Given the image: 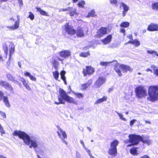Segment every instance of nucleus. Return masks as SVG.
I'll use <instances>...</instances> for the list:
<instances>
[{
    "label": "nucleus",
    "mask_w": 158,
    "mask_h": 158,
    "mask_svg": "<svg viewBox=\"0 0 158 158\" xmlns=\"http://www.w3.org/2000/svg\"><path fill=\"white\" fill-rule=\"evenodd\" d=\"M13 135L18 136L20 139L23 140L25 144L29 146L30 148H31L33 147L35 148L38 147V141L35 139H31L28 135L23 131H14Z\"/></svg>",
    "instance_id": "obj_1"
},
{
    "label": "nucleus",
    "mask_w": 158,
    "mask_h": 158,
    "mask_svg": "<svg viewBox=\"0 0 158 158\" xmlns=\"http://www.w3.org/2000/svg\"><path fill=\"white\" fill-rule=\"evenodd\" d=\"M148 101L154 102L158 100V85H151L148 89Z\"/></svg>",
    "instance_id": "obj_2"
},
{
    "label": "nucleus",
    "mask_w": 158,
    "mask_h": 158,
    "mask_svg": "<svg viewBox=\"0 0 158 158\" xmlns=\"http://www.w3.org/2000/svg\"><path fill=\"white\" fill-rule=\"evenodd\" d=\"M128 138L129 139L125 140V142L131 143L130 146L137 145L142 139V136L134 134H130Z\"/></svg>",
    "instance_id": "obj_3"
},
{
    "label": "nucleus",
    "mask_w": 158,
    "mask_h": 158,
    "mask_svg": "<svg viewBox=\"0 0 158 158\" xmlns=\"http://www.w3.org/2000/svg\"><path fill=\"white\" fill-rule=\"evenodd\" d=\"M59 94L60 96L62 98L63 101L64 100L69 103H76L74 99L68 95L67 93L63 89H60Z\"/></svg>",
    "instance_id": "obj_4"
},
{
    "label": "nucleus",
    "mask_w": 158,
    "mask_h": 158,
    "mask_svg": "<svg viewBox=\"0 0 158 158\" xmlns=\"http://www.w3.org/2000/svg\"><path fill=\"white\" fill-rule=\"evenodd\" d=\"M135 92L136 97L138 98H144L147 95V91L142 86H138L135 89Z\"/></svg>",
    "instance_id": "obj_5"
},
{
    "label": "nucleus",
    "mask_w": 158,
    "mask_h": 158,
    "mask_svg": "<svg viewBox=\"0 0 158 158\" xmlns=\"http://www.w3.org/2000/svg\"><path fill=\"white\" fill-rule=\"evenodd\" d=\"M118 68H120L124 72H126L127 71H131L132 70V69L128 65L122 64L119 66L118 65L116 64L114 66V69L118 75L120 76H122V74L120 69Z\"/></svg>",
    "instance_id": "obj_6"
},
{
    "label": "nucleus",
    "mask_w": 158,
    "mask_h": 158,
    "mask_svg": "<svg viewBox=\"0 0 158 158\" xmlns=\"http://www.w3.org/2000/svg\"><path fill=\"white\" fill-rule=\"evenodd\" d=\"M118 144V141L117 140H114L111 143L110 148L108 151V153L114 156H115L117 153L116 147Z\"/></svg>",
    "instance_id": "obj_7"
},
{
    "label": "nucleus",
    "mask_w": 158,
    "mask_h": 158,
    "mask_svg": "<svg viewBox=\"0 0 158 158\" xmlns=\"http://www.w3.org/2000/svg\"><path fill=\"white\" fill-rule=\"evenodd\" d=\"M58 54L61 57H57V58L59 60L61 61V63L63 64V60L66 58L68 57L71 55V52L70 51L67 50H64L58 52Z\"/></svg>",
    "instance_id": "obj_8"
},
{
    "label": "nucleus",
    "mask_w": 158,
    "mask_h": 158,
    "mask_svg": "<svg viewBox=\"0 0 158 158\" xmlns=\"http://www.w3.org/2000/svg\"><path fill=\"white\" fill-rule=\"evenodd\" d=\"M0 85L4 87L7 90L10 91L11 93H13L14 90L13 88L11 85L6 81H0Z\"/></svg>",
    "instance_id": "obj_9"
},
{
    "label": "nucleus",
    "mask_w": 158,
    "mask_h": 158,
    "mask_svg": "<svg viewBox=\"0 0 158 158\" xmlns=\"http://www.w3.org/2000/svg\"><path fill=\"white\" fill-rule=\"evenodd\" d=\"M107 33V29L106 27H101L97 32L96 37L99 38Z\"/></svg>",
    "instance_id": "obj_10"
},
{
    "label": "nucleus",
    "mask_w": 158,
    "mask_h": 158,
    "mask_svg": "<svg viewBox=\"0 0 158 158\" xmlns=\"http://www.w3.org/2000/svg\"><path fill=\"white\" fill-rule=\"evenodd\" d=\"M64 30L68 34L70 35H74L76 33V31L73 28V27L69 25L68 23L65 24Z\"/></svg>",
    "instance_id": "obj_11"
},
{
    "label": "nucleus",
    "mask_w": 158,
    "mask_h": 158,
    "mask_svg": "<svg viewBox=\"0 0 158 158\" xmlns=\"http://www.w3.org/2000/svg\"><path fill=\"white\" fill-rule=\"evenodd\" d=\"M94 72L93 68L90 66H88L86 67V69H83V73L84 76H86L87 75H92Z\"/></svg>",
    "instance_id": "obj_12"
},
{
    "label": "nucleus",
    "mask_w": 158,
    "mask_h": 158,
    "mask_svg": "<svg viewBox=\"0 0 158 158\" xmlns=\"http://www.w3.org/2000/svg\"><path fill=\"white\" fill-rule=\"evenodd\" d=\"M147 30L151 31H158V24L151 23L148 26Z\"/></svg>",
    "instance_id": "obj_13"
},
{
    "label": "nucleus",
    "mask_w": 158,
    "mask_h": 158,
    "mask_svg": "<svg viewBox=\"0 0 158 158\" xmlns=\"http://www.w3.org/2000/svg\"><path fill=\"white\" fill-rule=\"evenodd\" d=\"M75 33L78 37H83L85 35L83 28L81 27H78L77 31H76Z\"/></svg>",
    "instance_id": "obj_14"
},
{
    "label": "nucleus",
    "mask_w": 158,
    "mask_h": 158,
    "mask_svg": "<svg viewBox=\"0 0 158 158\" xmlns=\"http://www.w3.org/2000/svg\"><path fill=\"white\" fill-rule=\"evenodd\" d=\"M58 130L57 131V133L59 138L60 135L62 138H67V135L65 131H64L60 127H58Z\"/></svg>",
    "instance_id": "obj_15"
},
{
    "label": "nucleus",
    "mask_w": 158,
    "mask_h": 158,
    "mask_svg": "<svg viewBox=\"0 0 158 158\" xmlns=\"http://www.w3.org/2000/svg\"><path fill=\"white\" fill-rule=\"evenodd\" d=\"M8 44L9 47L10 48L9 50L10 55L9 57V60H10L11 57V55L14 53L15 51V46L14 44L11 42H9Z\"/></svg>",
    "instance_id": "obj_16"
},
{
    "label": "nucleus",
    "mask_w": 158,
    "mask_h": 158,
    "mask_svg": "<svg viewBox=\"0 0 158 158\" xmlns=\"http://www.w3.org/2000/svg\"><path fill=\"white\" fill-rule=\"evenodd\" d=\"M105 78L104 77H100L96 82L95 85L98 87H99L105 82Z\"/></svg>",
    "instance_id": "obj_17"
},
{
    "label": "nucleus",
    "mask_w": 158,
    "mask_h": 158,
    "mask_svg": "<svg viewBox=\"0 0 158 158\" xmlns=\"http://www.w3.org/2000/svg\"><path fill=\"white\" fill-rule=\"evenodd\" d=\"M6 76L7 78L9 80H10L16 84H18L19 83L18 81L15 79V77L11 74H7Z\"/></svg>",
    "instance_id": "obj_18"
},
{
    "label": "nucleus",
    "mask_w": 158,
    "mask_h": 158,
    "mask_svg": "<svg viewBox=\"0 0 158 158\" xmlns=\"http://www.w3.org/2000/svg\"><path fill=\"white\" fill-rule=\"evenodd\" d=\"M20 22L19 21H16L15 22L14 26H8L7 27L12 30H15L19 28Z\"/></svg>",
    "instance_id": "obj_19"
},
{
    "label": "nucleus",
    "mask_w": 158,
    "mask_h": 158,
    "mask_svg": "<svg viewBox=\"0 0 158 158\" xmlns=\"http://www.w3.org/2000/svg\"><path fill=\"white\" fill-rule=\"evenodd\" d=\"M112 38V35H109L104 39L102 40V42L105 44H107L110 42Z\"/></svg>",
    "instance_id": "obj_20"
},
{
    "label": "nucleus",
    "mask_w": 158,
    "mask_h": 158,
    "mask_svg": "<svg viewBox=\"0 0 158 158\" xmlns=\"http://www.w3.org/2000/svg\"><path fill=\"white\" fill-rule=\"evenodd\" d=\"M24 75L28 77L30 79L33 81H36V78L35 77L31 75V74L29 72L27 71H25L24 72Z\"/></svg>",
    "instance_id": "obj_21"
},
{
    "label": "nucleus",
    "mask_w": 158,
    "mask_h": 158,
    "mask_svg": "<svg viewBox=\"0 0 158 158\" xmlns=\"http://www.w3.org/2000/svg\"><path fill=\"white\" fill-rule=\"evenodd\" d=\"M36 9L37 10V11L39 12L41 15L45 16H49L46 12L41 9L40 8L37 7Z\"/></svg>",
    "instance_id": "obj_22"
},
{
    "label": "nucleus",
    "mask_w": 158,
    "mask_h": 158,
    "mask_svg": "<svg viewBox=\"0 0 158 158\" xmlns=\"http://www.w3.org/2000/svg\"><path fill=\"white\" fill-rule=\"evenodd\" d=\"M127 43L134 44L136 47H138L140 44L139 42L136 39L133 40H130Z\"/></svg>",
    "instance_id": "obj_23"
},
{
    "label": "nucleus",
    "mask_w": 158,
    "mask_h": 158,
    "mask_svg": "<svg viewBox=\"0 0 158 158\" xmlns=\"http://www.w3.org/2000/svg\"><path fill=\"white\" fill-rule=\"evenodd\" d=\"M69 10H68L69 12L68 14H69L70 16H73L76 14V9L72 7H70Z\"/></svg>",
    "instance_id": "obj_24"
},
{
    "label": "nucleus",
    "mask_w": 158,
    "mask_h": 158,
    "mask_svg": "<svg viewBox=\"0 0 158 158\" xmlns=\"http://www.w3.org/2000/svg\"><path fill=\"white\" fill-rule=\"evenodd\" d=\"M141 141L144 143L147 144L148 145H150L151 143V140L146 139V138L143 136H142V139H141Z\"/></svg>",
    "instance_id": "obj_25"
},
{
    "label": "nucleus",
    "mask_w": 158,
    "mask_h": 158,
    "mask_svg": "<svg viewBox=\"0 0 158 158\" xmlns=\"http://www.w3.org/2000/svg\"><path fill=\"white\" fill-rule=\"evenodd\" d=\"M65 72L63 70L61 71L60 73L61 79L64 81V84H67V82L66 80V77L65 76Z\"/></svg>",
    "instance_id": "obj_26"
},
{
    "label": "nucleus",
    "mask_w": 158,
    "mask_h": 158,
    "mask_svg": "<svg viewBox=\"0 0 158 158\" xmlns=\"http://www.w3.org/2000/svg\"><path fill=\"white\" fill-rule=\"evenodd\" d=\"M3 101L4 102L5 105L7 107H10V105L8 101L7 97H4L3 98Z\"/></svg>",
    "instance_id": "obj_27"
},
{
    "label": "nucleus",
    "mask_w": 158,
    "mask_h": 158,
    "mask_svg": "<svg viewBox=\"0 0 158 158\" xmlns=\"http://www.w3.org/2000/svg\"><path fill=\"white\" fill-rule=\"evenodd\" d=\"M151 68L154 71V73L155 74L156 76H158V68L157 67L155 66V65H152L151 66Z\"/></svg>",
    "instance_id": "obj_28"
},
{
    "label": "nucleus",
    "mask_w": 158,
    "mask_h": 158,
    "mask_svg": "<svg viewBox=\"0 0 158 158\" xmlns=\"http://www.w3.org/2000/svg\"><path fill=\"white\" fill-rule=\"evenodd\" d=\"M107 97L106 96H104L102 98L98 99L95 103V104H99L107 100Z\"/></svg>",
    "instance_id": "obj_29"
},
{
    "label": "nucleus",
    "mask_w": 158,
    "mask_h": 158,
    "mask_svg": "<svg viewBox=\"0 0 158 158\" xmlns=\"http://www.w3.org/2000/svg\"><path fill=\"white\" fill-rule=\"evenodd\" d=\"M120 7L122 6L124 10L128 11L129 10V7L124 3L121 2L120 3Z\"/></svg>",
    "instance_id": "obj_30"
},
{
    "label": "nucleus",
    "mask_w": 158,
    "mask_h": 158,
    "mask_svg": "<svg viewBox=\"0 0 158 158\" xmlns=\"http://www.w3.org/2000/svg\"><path fill=\"white\" fill-rule=\"evenodd\" d=\"M53 75L55 80L60 81V80H58L59 73L58 71L56 70L54 72H53Z\"/></svg>",
    "instance_id": "obj_31"
},
{
    "label": "nucleus",
    "mask_w": 158,
    "mask_h": 158,
    "mask_svg": "<svg viewBox=\"0 0 158 158\" xmlns=\"http://www.w3.org/2000/svg\"><path fill=\"white\" fill-rule=\"evenodd\" d=\"M58 100L59 101V102H55L54 103L55 104L59 105L61 104H64L65 102L63 101L62 98L60 96V95L58 96Z\"/></svg>",
    "instance_id": "obj_32"
},
{
    "label": "nucleus",
    "mask_w": 158,
    "mask_h": 158,
    "mask_svg": "<svg viewBox=\"0 0 158 158\" xmlns=\"http://www.w3.org/2000/svg\"><path fill=\"white\" fill-rule=\"evenodd\" d=\"M109 1L111 4L116 7L118 6V0H109Z\"/></svg>",
    "instance_id": "obj_33"
},
{
    "label": "nucleus",
    "mask_w": 158,
    "mask_h": 158,
    "mask_svg": "<svg viewBox=\"0 0 158 158\" xmlns=\"http://www.w3.org/2000/svg\"><path fill=\"white\" fill-rule=\"evenodd\" d=\"M130 152L131 154L133 155H137V148H132L130 150Z\"/></svg>",
    "instance_id": "obj_34"
},
{
    "label": "nucleus",
    "mask_w": 158,
    "mask_h": 158,
    "mask_svg": "<svg viewBox=\"0 0 158 158\" xmlns=\"http://www.w3.org/2000/svg\"><path fill=\"white\" fill-rule=\"evenodd\" d=\"M130 23L128 22H122L120 25V26L121 27H127L129 26Z\"/></svg>",
    "instance_id": "obj_35"
},
{
    "label": "nucleus",
    "mask_w": 158,
    "mask_h": 158,
    "mask_svg": "<svg viewBox=\"0 0 158 158\" xmlns=\"http://www.w3.org/2000/svg\"><path fill=\"white\" fill-rule=\"evenodd\" d=\"M90 55L89 52H81L79 54V56H80L85 57Z\"/></svg>",
    "instance_id": "obj_36"
},
{
    "label": "nucleus",
    "mask_w": 158,
    "mask_h": 158,
    "mask_svg": "<svg viewBox=\"0 0 158 158\" xmlns=\"http://www.w3.org/2000/svg\"><path fill=\"white\" fill-rule=\"evenodd\" d=\"M95 12L94 10H92L89 11L88 13L87 17H94L95 15Z\"/></svg>",
    "instance_id": "obj_37"
},
{
    "label": "nucleus",
    "mask_w": 158,
    "mask_h": 158,
    "mask_svg": "<svg viewBox=\"0 0 158 158\" xmlns=\"http://www.w3.org/2000/svg\"><path fill=\"white\" fill-rule=\"evenodd\" d=\"M85 4V2L84 0L80 1L77 4L78 6L79 7L84 8V5Z\"/></svg>",
    "instance_id": "obj_38"
},
{
    "label": "nucleus",
    "mask_w": 158,
    "mask_h": 158,
    "mask_svg": "<svg viewBox=\"0 0 158 158\" xmlns=\"http://www.w3.org/2000/svg\"><path fill=\"white\" fill-rule=\"evenodd\" d=\"M152 7L154 10H158V2H156L152 4Z\"/></svg>",
    "instance_id": "obj_39"
},
{
    "label": "nucleus",
    "mask_w": 158,
    "mask_h": 158,
    "mask_svg": "<svg viewBox=\"0 0 158 158\" xmlns=\"http://www.w3.org/2000/svg\"><path fill=\"white\" fill-rule=\"evenodd\" d=\"M57 60H58L57 58V59H54V60H53L52 62V63L54 66V67L56 69L57 66L59 64V62Z\"/></svg>",
    "instance_id": "obj_40"
},
{
    "label": "nucleus",
    "mask_w": 158,
    "mask_h": 158,
    "mask_svg": "<svg viewBox=\"0 0 158 158\" xmlns=\"http://www.w3.org/2000/svg\"><path fill=\"white\" fill-rule=\"evenodd\" d=\"M84 149L89 154L90 158H94L91 154L90 150L87 148L86 147L84 148Z\"/></svg>",
    "instance_id": "obj_41"
},
{
    "label": "nucleus",
    "mask_w": 158,
    "mask_h": 158,
    "mask_svg": "<svg viewBox=\"0 0 158 158\" xmlns=\"http://www.w3.org/2000/svg\"><path fill=\"white\" fill-rule=\"evenodd\" d=\"M147 52L153 55H156L158 57V54H157L156 52L153 50H148Z\"/></svg>",
    "instance_id": "obj_42"
},
{
    "label": "nucleus",
    "mask_w": 158,
    "mask_h": 158,
    "mask_svg": "<svg viewBox=\"0 0 158 158\" xmlns=\"http://www.w3.org/2000/svg\"><path fill=\"white\" fill-rule=\"evenodd\" d=\"M112 62H101L100 63V64L102 66H105L106 67L107 65L109 63H112Z\"/></svg>",
    "instance_id": "obj_43"
},
{
    "label": "nucleus",
    "mask_w": 158,
    "mask_h": 158,
    "mask_svg": "<svg viewBox=\"0 0 158 158\" xmlns=\"http://www.w3.org/2000/svg\"><path fill=\"white\" fill-rule=\"evenodd\" d=\"M23 85L24 86H25L26 87V88L27 90H30L31 89L30 87L27 82L26 81L24 82L23 83Z\"/></svg>",
    "instance_id": "obj_44"
},
{
    "label": "nucleus",
    "mask_w": 158,
    "mask_h": 158,
    "mask_svg": "<svg viewBox=\"0 0 158 158\" xmlns=\"http://www.w3.org/2000/svg\"><path fill=\"white\" fill-rule=\"evenodd\" d=\"M3 48L5 53H8V47L5 43L3 44Z\"/></svg>",
    "instance_id": "obj_45"
},
{
    "label": "nucleus",
    "mask_w": 158,
    "mask_h": 158,
    "mask_svg": "<svg viewBox=\"0 0 158 158\" xmlns=\"http://www.w3.org/2000/svg\"><path fill=\"white\" fill-rule=\"evenodd\" d=\"M115 112L118 114V115L120 118L122 120H123L124 121H126V119L125 118H124L123 117V114H121L118 113L117 111H115Z\"/></svg>",
    "instance_id": "obj_46"
},
{
    "label": "nucleus",
    "mask_w": 158,
    "mask_h": 158,
    "mask_svg": "<svg viewBox=\"0 0 158 158\" xmlns=\"http://www.w3.org/2000/svg\"><path fill=\"white\" fill-rule=\"evenodd\" d=\"M75 95L78 98H82L83 97V95L81 93H76L75 94Z\"/></svg>",
    "instance_id": "obj_47"
},
{
    "label": "nucleus",
    "mask_w": 158,
    "mask_h": 158,
    "mask_svg": "<svg viewBox=\"0 0 158 158\" xmlns=\"http://www.w3.org/2000/svg\"><path fill=\"white\" fill-rule=\"evenodd\" d=\"M88 86L86 83L83 84L81 85V89H82L84 90L86 89Z\"/></svg>",
    "instance_id": "obj_48"
},
{
    "label": "nucleus",
    "mask_w": 158,
    "mask_h": 158,
    "mask_svg": "<svg viewBox=\"0 0 158 158\" xmlns=\"http://www.w3.org/2000/svg\"><path fill=\"white\" fill-rule=\"evenodd\" d=\"M29 13V18H30L31 20H33L34 18V16L33 14L31 12H30Z\"/></svg>",
    "instance_id": "obj_49"
},
{
    "label": "nucleus",
    "mask_w": 158,
    "mask_h": 158,
    "mask_svg": "<svg viewBox=\"0 0 158 158\" xmlns=\"http://www.w3.org/2000/svg\"><path fill=\"white\" fill-rule=\"evenodd\" d=\"M60 138L61 139V140L62 142L63 143H64L66 145H67V143H68L67 142L64 140V139H66L67 138H62V137H61V136L60 135Z\"/></svg>",
    "instance_id": "obj_50"
},
{
    "label": "nucleus",
    "mask_w": 158,
    "mask_h": 158,
    "mask_svg": "<svg viewBox=\"0 0 158 158\" xmlns=\"http://www.w3.org/2000/svg\"><path fill=\"white\" fill-rule=\"evenodd\" d=\"M70 8V7H68L67 8L65 9H60L59 10V12H62L64 11H66L69 10V9Z\"/></svg>",
    "instance_id": "obj_51"
},
{
    "label": "nucleus",
    "mask_w": 158,
    "mask_h": 158,
    "mask_svg": "<svg viewBox=\"0 0 158 158\" xmlns=\"http://www.w3.org/2000/svg\"><path fill=\"white\" fill-rule=\"evenodd\" d=\"M0 132L2 135L5 134V132L3 130L2 127L0 124Z\"/></svg>",
    "instance_id": "obj_52"
},
{
    "label": "nucleus",
    "mask_w": 158,
    "mask_h": 158,
    "mask_svg": "<svg viewBox=\"0 0 158 158\" xmlns=\"http://www.w3.org/2000/svg\"><path fill=\"white\" fill-rule=\"evenodd\" d=\"M0 114L1 115L2 117L3 118H6V114L5 113L2 111H0Z\"/></svg>",
    "instance_id": "obj_53"
},
{
    "label": "nucleus",
    "mask_w": 158,
    "mask_h": 158,
    "mask_svg": "<svg viewBox=\"0 0 158 158\" xmlns=\"http://www.w3.org/2000/svg\"><path fill=\"white\" fill-rule=\"evenodd\" d=\"M76 158H81L80 154L78 151L76 152Z\"/></svg>",
    "instance_id": "obj_54"
},
{
    "label": "nucleus",
    "mask_w": 158,
    "mask_h": 158,
    "mask_svg": "<svg viewBox=\"0 0 158 158\" xmlns=\"http://www.w3.org/2000/svg\"><path fill=\"white\" fill-rule=\"evenodd\" d=\"M4 97V93L2 91H0V101H1L2 99Z\"/></svg>",
    "instance_id": "obj_55"
},
{
    "label": "nucleus",
    "mask_w": 158,
    "mask_h": 158,
    "mask_svg": "<svg viewBox=\"0 0 158 158\" xmlns=\"http://www.w3.org/2000/svg\"><path fill=\"white\" fill-rule=\"evenodd\" d=\"M136 121V120L135 119H133L131 120L130 122V125L131 126H132L134 123Z\"/></svg>",
    "instance_id": "obj_56"
},
{
    "label": "nucleus",
    "mask_w": 158,
    "mask_h": 158,
    "mask_svg": "<svg viewBox=\"0 0 158 158\" xmlns=\"http://www.w3.org/2000/svg\"><path fill=\"white\" fill-rule=\"evenodd\" d=\"M92 80H89L86 84H87V85L89 86L92 83Z\"/></svg>",
    "instance_id": "obj_57"
},
{
    "label": "nucleus",
    "mask_w": 158,
    "mask_h": 158,
    "mask_svg": "<svg viewBox=\"0 0 158 158\" xmlns=\"http://www.w3.org/2000/svg\"><path fill=\"white\" fill-rule=\"evenodd\" d=\"M80 143L82 145L83 148H84L85 147V145L84 142L82 140H80Z\"/></svg>",
    "instance_id": "obj_58"
},
{
    "label": "nucleus",
    "mask_w": 158,
    "mask_h": 158,
    "mask_svg": "<svg viewBox=\"0 0 158 158\" xmlns=\"http://www.w3.org/2000/svg\"><path fill=\"white\" fill-rule=\"evenodd\" d=\"M19 80L23 83V84L26 81L25 79L22 77H20Z\"/></svg>",
    "instance_id": "obj_59"
},
{
    "label": "nucleus",
    "mask_w": 158,
    "mask_h": 158,
    "mask_svg": "<svg viewBox=\"0 0 158 158\" xmlns=\"http://www.w3.org/2000/svg\"><path fill=\"white\" fill-rule=\"evenodd\" d=\"M127 11H128L127 10H123L122 13L123 16V17L125 16Z\"/></svg>",
    "instance_id": "obj_60"
},
{
    "label": "nucleus",
    "mask_w": 158,
    "mask_h": 158,
    "mask_svg": "<svg viewBox=\"0 0 158 158\" xmlns=\"http://www.w3.org/2000/svg\"><path fill=\"white\" fill-rule=\"evenodd\" d=\"M120 32L122 33H124V35H125V29L122 28L120 29Z\"/></svg>",
    "instance_id": "obj_61"
},
{
    "label": "nucleus",
    "mask_w": 158,
    "mask_h": 158,
    "mask_svg": "<svg viewBox=\"0 0 158 158\" xmlns=\"http://www.w3.org/2000/svg\"><path fill=\"white\" fill-rule=\"evenodd\" d=\"M140 158H150L147 155H144L143 156L140 157Z\"/></svg>",
    "instance_id": "obj_62"
},
{
    "label": "nucleus",
    "mask_w": 158,
    "mask_h": 158,
    "mask_svg": "<svg viewBox=\"0 0 158 158\" xmlns=\"http://www.w3.org/2000/svg\"><path fill=\"white\" fill-rule=\"evenodd\" d=\"M18 0V2L19 4L21 5H23V1L22 0Z\"/></svg>",
    "instance_id": "obj_63"
},
{
    "label": "nucleus",
    "mask_w": 158,
    "mask_h": 158,
    "mask_svg": "<svg viewBox=\"0 0 158 158\" xmlns=\"http://www.w3.org/2000/svg\"><path fill=\"white\" fill-rule=\"evenodd\" d=\"M129 39L131 40L132 39V36L131 35H128L127 37Z\"/></svg>",
    "instance_id": "obj_64"
}]
</instances>
